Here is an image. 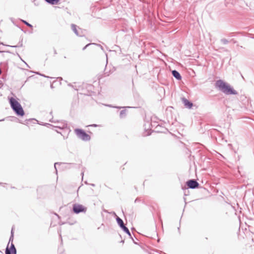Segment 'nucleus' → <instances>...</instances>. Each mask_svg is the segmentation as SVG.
<instances>
[{
  "instance_id": "f257e3e1",
  "label": "nucleus",
  "mask_w": 254,
  "mask_h": 254,
  "mask_svg": "<svg viewBox=\"0 0 254 254\" xmlns=\"http://www.w3.org/2000/svg\"><path fill=\"white\" fill-rule=\"evenodd\" d=\"M215 86L226 95H237L238 92L229 83L222 79L217 80Z\"/></svg>"
},
{
  "instance_id": "f03ea898",
  "label": "nucleus",
  "mask_w": 254,
  "mask_h": 254,
  "mask_svg": "<svg viewBox=\"0 0 254 254\" xmlns=\"http://www.w3.org/2000/svg\"><path fill=\"white\" fill-rule=\"evenodd\" d=\"M9 103L10 107L15 113V114L19 117H23L24 114V111L21 104L14 98L8 97Z\"/></svg>"
},
{
  "instance_id": "7ed1b4c3",
  "label": "nucleus",
  "mask_w": 254,
  "mask_h": 254,
  "mask_svg": "<svg viewBox=\"0 0 254 254\" xmlns=\"http://www.w3.org/2000/svg\"><path fill=\"white\" fill-rule=\"evenodd\" d=\"M58 123L60 125L58 126H53L51 124H48V123H44V124L42 123V124H39L46 126L48 127H53L58 128L64 130V132H66L67 133L66 136L64 135V134H62L61 132L58 131L57 130H56V131H57V133H60L63 136L64 139H65L67 138L68 137V134L70 132V128L69 127H68L67 123L65 121H62L61 122L59 121V123Z\"/></svg>"
},
{
  "instance_id": "20e7f679",
  "label": "nucleus",
  "mask_w": 254,
  "mask_h": 254,
  "mask_svg": "<svg viewBox=\"0 0 254 254\" xmlns=\"http://www.w3.org/2000/svg\"><path fill=\"white\" fill-rule=\"evenodd\" d=\"M74 132L77 137L83 141H88L91 139L90 136L84 130L81 128H75Z\"/></svg>"
},
{
  "instance_id": "39448f33",
  "label": "nucleus",
  "mask_w": 254,
  "mask_h": 254,
  "mask_svg": "<svg viewBox=\"0 0 254 254\" xmlns=\"http://www.w3.org/2000/svg\"><path fill=\"white\" fill-rule=\"evenodd\" d=\"M86 210L87 208L82 204L74 203L72 205V211L75 214L85 213Z\"/></svg>"
},
{
  "instance_id": "423d86ee",
  "label": "nucleus",
  "mask_w": 254,
  "mask_h": 254,
  "mask_svg": "<svg viewBox=\"0 0 254 254\" xmlns=\"http://www.w3.org/2000/svg\"><path fill=\"white\" fill-rule=\"evenodd\" d=\"M187 189H195L199 187V184L195 179H190L186 183Z\"/></svg>"
},
{
  "instance_id": "0eeeda50",
  "label": "nucleus",
  "mask_w": 254,
  "mask_h": 254,
  "mask_svg": "<svg viewBox=\"0 0 254 254\" xmlns=\"http://www.w3.org/2000/svg\"><path fill=\"white\" fill-rule=\"evenodd\" d=\"M182 102L184 105V106L188 108V109H191L192 106H193V103L190 102V101H189V100H188L187 99H186V98L185 97H183L182 98Z\"/></svg>"
},
{
  "instance_id": "6e6552de",
  "label": "nucleus",
  "mask_w": 254,
  "mask_h": 254,
  "mask_svg": "<svg viewBox=\"0 0 254 254\" xmlns=\"http://www.w3.org/2000/svg\"><path fill=\"white\" fill-rule=\"evenodd\" d=\"M172 74L178 80H180L182 79V76L180 73L176 70H173L172 71Z\"/></svg>"
},
{
  "instance_id": "1a4fd4ad",
  "label": "nucleus",
  "mask_w": 254,
  "mask_h": 254,
  "mask_svg": "<svg viewBox=\"0 0 254 254\" xmlns=\"http://www.w3.org/2000/svg\"><path fill=\"white\" fill-rule=\"evenodd\" d=\"M123 230V231L125 232L126 234H127V235L129 236V237L131 239L133 242V243L135 244H137V243L135 242L133 238L132 237V236H131V234L129 230V229H128L127 227L126 226L125 227H124L123 228H122V229Z\"/></svg>"
},
{
  "instance_id": "9d476101",
  "label": "nucleus",
  "mask_w": 254,
  "mask_h": 254,
  "mask_svg": "<svg viewBox=\"0 0 254 254\" xmlns=\"http://www.w3.org/2000/svg\"><path fill=\"white\" fill-rule=\"evenodd\" d=\"M116 219L118 225L120 226V227L121 229H122V228L125 226L123 220L119 216H116Z\"/></svg>"
},
{
  "instance_id": "9b49d317",
  "label": "nucleus",
  "mask_w": 254,
  "mask_h": 254,
  "mask_svg": "<svg viewBox=\"0 0 254 254\" xmlns=\"http://www.w3.org/2000/svg\"><path fill=\"white\" fill-rule=\"evenodd\" d=\"M71 27L72 30L78 36L81 37L82 35L80 34L79 31L77 29V26L74 24H71Z\"/></svg>"
},
{
  "instance_id": "f8f14e48",
  "label": "nucleus",
  "mask_w": 254,
  "mask_h": 254,
  "mask_svg": "<svg viewBox=\"0 0 254 254\" xmlns=\"http://www.w3.org/2000/svg\"><path fill=\"white\" fill-rule=\"evenodd\" d=\"M23 39L22 38L21 40L18 42V44L17 45L14 46H10L8 45H5L3 44V43L0 42V45H2L4 46L10 47L12 48H18V47H22L23 46V43H22Z\"/></svg>"
},
{
  "instance_id": "ddd939ff",
  "label": "nucleus",
  "mask_w": 254,
  "mask_h": 254,
  "mask_svg": "<svg viewBox=\"0 0 254 254\" xmlns=\"http://www.w3.org/2000/svg\"><path fill=\"white\" fill-rule=\"evenodd\" d=\"M45 1L51 5L58 4L60 1V0H45Z\"/></svg>"
},
{
  "instance_id": "4468645a",
  "label": "nucleus",
  "mask_w": 254,
  "mask_h": 254,
  "mask_svg": "<svg viewBox=\"0 0 254 254\" xmlns=\"http://www.w3.org/2000/svg\"><path fill=\"white\" fill-rule=\"evenodd\" d=\"M5 254H16V251L9 250L8 246H7L5 249Z\"/></svg>"
},
{
  "instance_id": "2eb2a0df",
  "label": "nucleus",
  "mask_w": 254,
  "mask_h": 254,
  "mask_svg": "<svg viewBox=\"0 0 254 254\" xmlns=\"http://www.w3.org/2000/svg\"><path fill=\"white\" fill-rule=\"evenodd\" d=\"M127 110L124 109L120 111V117L121 118H124L126 116Z\"/></svg>"
},
{
  "instance_id": "dca6fc26",
  "label": "nucleus",
  "mask_w": 254,
  "mask_h": 254,
  "mask_svg": "<svg viewBox=\"0 0 254 254\" xmlns=\"http://www.w3.org/2000/svg\"><path fill=\"white\" fill-rule=\"evenodd\" d=\"M115 70V69L114 68V67H113V70H110L109 71H107V67H106L105 69V71H104V74L106 75V76H109L111 73H112L114 70Z\"/></svg>"
},
{
  "instance_id": "f3484780",
  "label": "nucleus",
  "mask_w": 254,
  "mask_h": 254,
  "mask_svg": "<svg viewBox=\"0 0 254 254\" xmlns=\"http://www.w3.org/2000/svg\"><path fill=\"white\" fill-rule=\"evenodd\" d=\"M25 121L26 122V123L27 124H28L29 122H33V123H35L36 122H38L37 120H36L35 119H30L29 120H26Z\"/></svg>"
},
{
  "instance_id": "a211bd4d",
  "label": "nucleus",
  "mask_w": 254,
  "mask_h": 254,
  "mask_svg": "<svg viewBox=\"0 0 254 254\" xmlns=\"http://www.w3.org/2000/svg\"><path fill=\"white\" fill-rule=\"evenodd\" d=\"M221 43L223 45H226L229 43V41L226 39H221L220 40Z\"/></svg>"
},
{
  "instance_id": "6ab92c4d",
  "label": "nucleus",
  "mask_w": 254,
  "mask_h": 254,
  "mask_svg": "<svg viewBox=\"0 0 254 254\" xmlns=\"http://www.w3.org/2000/svg\"><path fill=\"white\" fill-rule=\"evenodd\" d=\"M239 33V32H231V33H229L228 36L229 37H234V36H236Z\"/></svg>"
},
{
  "instance_id": "aec40b11",
  "label": "nucleus",
  "mask_w": 254,
  "mask_h": 254,
  "mask_svg": "<svg viewBox=\"0 0 254 254\" xmlns=\"http://www.w3.org/2000/svg\"><path fill=\"white\" fill-rule=\"evenodd\" d=\"M13 239H14V236H13V234L10 235V238H9V242H8V243L7 246H8L10 242L13 243Z\"/></svg>"
},
{
  "instance_id": "412c9836",
  "label": "nucleus",
  "mask_w": 254,
  "mask_h": 254,
  "mask_svg": "<svg viewBox=\"0 0 254 254\" xmlns=\"http://www.w3.org/2000/svg\"><path fill=\"white\" fill-rule=\"evenodd\" d=\"M9 250H12L13 251H16V249L14 245L13 244V243H11L10 248H9Z\"/></svg>"
},
{
  "instance_id": "4be33fe9",
  "label": "nucleus",
  "mask_w": 254,
  "mask_h": 254,
  "mask_svg": "<svg viewBox=\"0 0 254 254\" xmlns=\"http://www.w3.org/2000/svg\"><path fill=\"white\" fill-rule=\"evenodd\" d=\"M9 118H11V121H19L18 118H17L16 117H9Z\"/></svg>"
},
{
  "instance_id": "5701e85b",
  "label": "nucleus",
  "mask_w": 254,
  "mask_h": 254,
  "mask_svg": "<svg viewBox=\"0 0 254 254\" xmlns=\"http://www.w3.org/2000/svg\"><path fill=\"white\" fill-rule=\"evenodd\" d=\"M49 121L51 123H59V121L58 120H54L53 117H52V119H51Z\"/></svg>"
},
{
  "instance_id": "b1692460",
  "label": "nucleus",
  "mask_w": 254,
  "mask_h": 254,
  "mask_svg": "<svg viewBox=\"0 0 254 254\" xmlns=\"http://www.w3.org/2000/svg\"><path fill=\"white\" fill-rule=\"evenodd\" d=\"M23 22L27 25L28 26V27H30V28H32L33 26L32 25L29 23L28 22H27L26 21H25V20H23Z\"/></svg>"
},
{
  "instance_id": "393cba45",
  "label": "nucleus",
  "mask_w": 254,
  "mask_h": 254,
  "mask_svg": "<svg viewBox=\"0 0 254 254\" xmlns=\"http://www.w3.org/2000/svg\"><path fill=\"white\" fill-rule=\"evenodd\" d=\"M61 164H62V163H59V162H57V163H55L54 164V167H55V169L56 170V172L57 174L58 171H57V168H56V165H61Z\"/></svg>"
},
{
  "instance_id": "a878e982",
  "label": "nucleus",
  "mask_w": 254,
  "mask_h": 254,
  "mask_svg": "<svg viewBox=\"0 0 254 254\" xmlns=\"http://www.w3.org/2000/svg\"><path fill=\"white\" fill-rule=\"evenodd\" d=\"M35 73L36 74H39V75H41V76H44V77H45L50 78V77H49V76H46V75H44V74H41V73H39V72H35Z\"/></svg>"
},
{
  "instance_id": "bb28decb",
  "label": "nucleus",
  "mask_w": 254,
  "mask_h": 254,
  "mask_svg": "<svg viewBox=\"0 0 254 254\" xmlns=\"http://www.w3.org/2000/svg\"><path fill=\"white\" fill-rule=\"evenodd\" d=\"M92 44H95L94 43H89V44H87L85 46H84L82 50H85L87 48V47H88L89 45H92Z\"/></svg>"
},
{
  "instance_id": "cd10ccee",
  "label": "nucleus",
  "mask_w": 254,
  "mask_h": 254,
  "mask_svg": "<svg viewBox=\"0 0 254 254\" xmlns=\"http://www.w3.org/2000/svg\"><path fill=\"white\" fill-rule=\"evenodd\" d=\"M13 228H14V226H13V227H12V229H11V233H10V235L13 234V236H14V231H13Z\"/></svg>"
},
{
  "instance_id": "c85d7f7f",
  "label": "nucleus",
  "mask_w": 254,
  "mask_h": 254,
  "mask_svg": "<svg viewBox=\"0 0 254 254\" xmlns=\"http://www.w3.org/2000/svg\"><path fill=\"white\" fill-rule=\"evenodd\" d=\"M140 201V199H139V198H136L135 199V200H134V202H135V203H136V202H139V201Z\"/></svg>"
},
{
  "instance_id": "c756f323",
  "label": "nucleus",
  "mask_w": 254,
  "mask_h": 254,
  "mask_svg": "<svg viewBox=\"0 0 254 254\" xmlns=\"http://www.w3.org/2000/svg\"><path fill=\"white\" fill-rule=\"evenodd\" d=\"M231 41H232L234 44H236L237 43V41L235 40L234 39H232L231 40Z\"/></svg>"
},
{
  "instance_id": "7c9ffc66",
  "label": "nucleus",
  "mask_w": 254,
  "mask_h": 254,
  "mask_svg": "<svg viewBox=\"0 0 254 254\" xmlns=\"http://www.w3.org/2000/svg\"><path fill=\"white\" fill-rule=\"evenodd\" d=\"M95 44V45H96L97 46H98L100 47V48H101V49L102 50H103V47H102L101 45H100V44Z\"/></svg>"
},
{
  "instance_id": "2f4dec72",
  "label": "nucleus",
  "mask_w": 254,
  "mask_h": 254,
  "mask_svg": "<svg viewBox=\"0 0 254 254\" xmlns=\"http://www.w3.org/2000/svg\"><path fill=\"white\" fill-rule=\"evenodd\" d=\"M115 108H118V109H121V108H125V107H119V106H116V107H114Z\"/></svg>"
},
{
  "instance_id": "473e14b6",
  "label": "nucleus",
  "mask_w": 254,
  "mask_h": 254,
  "mask_svg": "<svg viewBox=\"0 0 254 254\" xmlns=\"http://www.w3.org/2000/svg\"><path fill=\"white\" fill-rule=\"evenodd\" d=\"M54 55H57V51L55 49H54Z\"/></svg>"
},
{
  "instance_id": "72a5a7b5",
  "label": "nucleus",
  "mask_w": 254,
  "mask_h": 254,
  "mask_svg": "<svg viewBox=\"0 0 254 254\" xmlns=\"http://www.w3.org/2000/svg\"><path fill=\"white\" fill-rule=\"evenodd\" d=\"M90 126L96 127L97 126V125L96 124H92V125H90Z\"/></svg>"
},
{
  "instance_id": "f704fd0d",
  "label": "nucleus",
  "mask_w": 254,
  "mask_h": 254,
  "mask_svg": "<svg viewBox=\"0 0 254 254\" xmlns=\"http://www.w3.org/2000/svg\"><path fill=\"white\" fill-rule=\"evenodd\" d=\"M2 86V81L1 80H0V89L1 88Z\"/></svg>"
},
{
  "instance_id": "c9c22d12",
  "label": "nucleus",
  "mask_w": 254,
  "mask_h": 254,
  "mask_svg": "<svg viewBox=\"0 0 254 254\" xmlns=\"http://www.w3.org/2000/svg\"><path fill=\"white\" fill-rule=\"evenodd\" d=\"M36 0H34V4L35 5H38V3H37L36 2Z\"/></svg>"
},
{
  "instance_id": "e433bc0d",
  "label": "nucleus",
  "mask_w": 254,
  "mask_h": 254,
  "mask_svg": "<svg viewBox=\"0 0 254 254\" xmlns=\"http://www.w3.org/2000/svg\"><path fill=\"white\" fill-rule=\"evenodd\" d=\"M221 49H223L224 51H226V52H227V51H228V50H227V49H225V48H221Z\"/></svg>"
},
{
  "instance_id": "4c0bfd02",
  "label": "nucleus",
  "mask_w": 254,
  "mask_h": 254,
  "mask_svg": "<svg viewBox=\"0 0 254 254\" xmlns=\"http://www.w3.org/2000/svg\"><path fill=\"white\" fill-rule=\"evenodd\" d=\"M113 215L115 216V217H116V216H117V214H116V213L115 212H113Z\"/></svg>"
},
{
  "instance_id": "58836bf2",
  "label": "nucleus",
  "mask_w": 254,
  "mask_h": 254,
  "mask_svg": "<svg viewBox=\"0 0 254 254\" xmlns=\"http://www.w3.org/2000/svg\"><path fill=\"white\" fill-rule=\"evenodd\" d=\"M68 86H70V87H73V86H72V85L71 83H69V84H68Z\"/></svg>"
},
{
  "instance_id": "ea45409f",
  "label": "nucleus",
  "mask_w": 254,
  "mask_h": 254,
  "mask_svg": "<svg viewBox=\"0 0 254 254\" xmlns=\"http://www.w3.org/2000/svg\"><path fill=\"white\" fill-rule=\"evenodd\" d=\"M69 165H72V166H75V164H71V163H70V164H68Z\"/></svg>"
},
{
  "instance_id": "a19ab883",
  "label": "nucleus",
  "mask_w": 254,
  "mask_h": 254,
  "mask_svg": "<svg viewBox=\"0 0 254 254\" xmlns=\"http://www.w3.org/2000/svg\"><path fill=\"white\" fill-rule=\"evenodd\" d=\"M90 185L91 186H93V187H94V186H95V184H90Z\"/></svg>"
},
{
  "instance_id": "79ce46f5",
  "label": "nucleus",
  "mask_w": 254,
  "mask_h": 254,
  "mask_svg": "<svg viewBox=\"0 0 254 254\" xmlns=\"http://www.w3.org/2000/svg\"><path fill=\"white\" fill-rule=\"evenodd\" d=\"M184 194L185 195H187L188 194L186 193V191L185 190V192H184Z\"/></svg>"
},
{
  "instance_id": "37998d69",
  "label": "nucleus",
  "mask_w": 254,
  "mask_h": 254,
  "mask_svg": "<svg viewBox=\"0 0 254 254\" xmlns=\"http://www.w3.org/2000/svg\"><path fill=\"white\" fill-rule=\"evenodd\" d=\"M16 55H17L20 58L19 55L17 53H16Z\"/></svg>"
},
{
  "instance_id": "c03bdc74",
  "label": "nucleus",
  "mask_w": 254,
  "mask_h": 254,
  "mask_svg": "<svg viewBox=\"0 0 254 254\" xmlns=\"http://www.w3.org/2000/svg\"><path fill=\"white\" fill-rule=\"evenodd\" d=\"M4 120V119H1V120H0V122H2V121H3Z\"/></svg>"
},
{
  "instance_id": "a18cd8bd",
  "label": "nucleus",
  "mask_w": 254,
  "mask_h": 254,
  "mask_svg": "<svg viewBox=\"0 0 254 254\" xmlns=\"http://www.w3.org/2000/svg\"><path fill=\"white\" fill-rule=\"evenodd\" d=\"M52 113H53L52 111H51L50 113V115H52Z\"/></svg>"
},
{
  "instance_id": "49530a36",
  "label": "nucleus",
  "mask_w": 254,
  "mask_h": 254,
  "mask_svg": "<svg viewBox=\"0 0 254 254\" xmlns=\"http://www.w3.org/2000/svg\"><path fill=\"white\" fill-rule=\"evenodd\" d=\"M241 76H242V78H243V79H245V78H244V76H243V75H242V74H241Z\"/></svg>"
},
{
  "instance_id": "de8ad7c7",
  "label": "nucleus",
  "mask_w": 254,
  "mask_h": 254,
  "mask_svg": "<svg viewBox=\"0 0 254 254\" xmlns=\"http://www.w3.org/2000/svg\"><path fill=\"white\" fill-rule=\"evenodd\" d=\"M121 243H124V240H122V241H121Z\"/></svg>"
},
{
  "instance_id": "09e8293b",
  "label": "nucleus",
  "mask_w": 254,
  "mask_h": 254,
  "mask_svg": "<svg viewBox=\"0 0 254 254\" xmlns=\"http://www.w3.org/2000/svg\"><path fill=\"white\" fill-rule=\"evenodd\" d=\"M51 87L52 88H53V85H52V84H51Z\"/></svg>"
},
{
  "instance_id": "8fccbe9b",
  "label": "nucleus",
  "mask_w": 254,
  "mask_h": 254,
  "mask_svg": "<svg viewBox=\"0 0 254 254\" xmlns=\"http://www.w3.org/2000/svg\"><path fill=\"white\" fill-rule=\"evenodd\" d=\"M158 18H159V19H160L161 21H162V19H161L160 18V17H159V16H158Z\"/></svg>"
},
{
  "instance_id": "3c124183",
  "label": "nucleus",
  "mask_w": 254,
  "mask_h": 254,
  "mask_svg": "<svg viewBox=\"0 0 254 254\" xmlns=\"http://www.w3.org/2000/svg\"><path fill=\"white\" fill-rule=\"evenodd\" d=\"M5 52H7V53H10V52L9 51H5Z\"/></svg>"
},
{
  "instance_id": "603ef678",
  "label": "nucleus",
  "mask_w": 254,
  "mask_h": 254,
  "mask_svg": "<svg viewBox=\"0 0 254 254\" xmlns=\"http://www.w3.org/2000/svg\"><path fill=\"white\" fill-rule=\"evenodd\" d=\"M132 84H133V79H132Z\"/></svg>"
},
{
  "instance_id": "864d4df0",
  "label": "nucleus",
  "mask_w": 254,
  "mask_h": 254,
  "mask_svg": "<svg viewBox=\"0 0 254 254\" xmlns=\"http://www.w3.org/2000/svg\"><path fill=\"white\" fill-rule=\"evenodd\" d=\"M79 188L80 187L78 188V190H77V191H78V190L79 189Z\"/></svg>"
},
{
  "instance_id": "5fc2aeb1",
  "label": "nucleus",
  "mask_w": 254,
  "mask_h": 254,
  "mask_svg": "<svg viewBox=\"0 0 254 254\" xmlns=\"http://www.w3.org/2000/svg\"><path fill=\"white\" fill-rule=\"evenodd\" d=\"M81 175H82V176L83 175V172H82V173H81Z\"/></svg>"
},
{
  "instance_id": "6e6d98bb",
  "label": "nucleus",
  "mask_w": 254,
  "mask_h": 254,
  "mask_svg": "<svg viewBox=\"0 0 254 254\" xmlns=\"http://www.w3.org/2000/svg\"><path fill=\"white\" fill-rule=\"evenodd\" d=\"M178 229L179 231H180V228L179 227H178Z\"/></svg>"
},
{
  "instance_id": "4d7b16f0",
  "label": "nucleus",
  "mask_w": 254,
  "mask_h": 254,
  "mask_svg": "<svg viewBox=\"0 0 254 254\" xmlns=\"http://www.w3.org/2000/svg\"><path fill=\"white\" fill-rule=\"evenodd\" d=\"M2 52H3L2 51H0V53H2Z\"/></svg>"
},
{
  "instance_id": "13d9d810",
  "label": "nucleus",
  "mask_w": 254,
  "mask_h": 254,
  "mask_svg": "<svg viewBox=\"0 0 254 254\" xmlns=\"http://www.w3.org/2000/svg\"><path fill=\"white\" fill-rule=\"evenodd\" d=\"M113 0H110V1H112Z\"/></svg>"
},
{
  "instance_id": "bf43d9fd",
  "label": "nucleus",
  "mask_w": 254,
  "mask_h": 254,
  "mask_svg": "<svg viewBox=\"0 0 254 254\" xmlns=\"http://www.w3.org/2000/svg\"><path fill=\"white\" fill-rule=\"evenodd\" d=\"M1 183H0V185H1Z\"/></svg>"
}]
</instances>
